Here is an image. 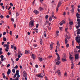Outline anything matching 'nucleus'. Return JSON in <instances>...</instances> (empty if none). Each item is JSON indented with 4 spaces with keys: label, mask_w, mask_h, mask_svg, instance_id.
<instances>
[{
    "label": "nucleus",
    "mask_w": 80,
    "mask_h": 80,
    "mask_svg": "<svg viewBox=\"0 0 80 80\" xmlns=\"http://www.w3.org/2000/svg\"><path fill=\"white\" fill-rule=\"evenodd\" d=\"M11 73V70L10 69H8V71L7 72V74L8 75H10V73Z\"/></svg>",
    "instance_id": "9b49d317"
},
{
    "label": "nucleus",
    "mask_w": 80,
    "mask_h": 80,
    "mask_svg": "<svg viewBox=\"0 0 80 80\" xmlns=\"http://www.w3.org/2000/svg\"><path fill=\"white\" fill-rule=\"evenodd\" d=\"M18 55H20L21 56H22L23 55V54H22V51L19 50L18 51Z\"/></svg>",
    "instance_id": "1a4fd4ad"
},
{
    "label": "nucleus",
    "mask_w": 80,
    "mask_h": 80,
    "mask_svg": "<svg viewBox=\"0 0 80 80\" xmlns=\"http://www.w3.org/2000/svg\"><path fill=\"white\" fill-rule=\"evenodd\" d=\"M38 77H40V78H42V76H41V74H40H40L38 75Z\"/></svg>",
    "instance_id": "c9c22d12"
},
{
    "label": "nucleus",
    "mask_w": 80,
    "mask_h": 80,
    "mask_svg": "<svg viewBox=\"0 0 80 80\" xmlns=\"http://www.w3.org/2000/svg\"><path fill=\"white\" fill-rule=\"evenodd\" d=\"M9 5H11V6H12V7H13V4H12V3L11 2L10 4Z\"/></svg>",
    "instance_id": "37998d69"
},
{
    "label": "nucleus",
    "mask_w": 80,
    "mask_h": 80,
    "mask_svg": "<svg viewBox=\"0 0 80 80\" xmlns=\"http://www.w3.org/2000/svg\"><path fill=\"white\" fill-rule=\"evenodd\" d=\"M3 41H4V42H6V41H7V38L4 37H3Z\"/></svg>",
    "instance_id": "b1692460"
},
{
    "label": "nucleus",
    "mask_w": 80,
    "mask_h": 80,
    "mask_svg": "<svg viewBox=\"0 0 80 80\" xmlns=\"http://www.w3.org/2000/svg\"><path fill=\"white\" fill-rule=\"evenodd\" d=\"M34 20L31 21L29 22V25H31V26H32V27L34 26V23H34Z\"/></svg>",
    "instance_id": "20e7f679"
},
{
    "label": "nucleus",
    "mask_w": 80,
    "mask_h": 80,
    "mask_svg": "<svg viewBox=\"0 0 80 80\" xmlns=\"http://www.w3.org/2000/svg\"><path fill=\"white\" fill-rule=\"evenodd\" d=\"M62 4V3H61V2H59L58 3V7H59L61 5V4Z\"/></svg>",
    "instance_id": "4be33fe9"
},
{
    "label": "nucleus",
    "mask_w": 80,
    "mask_h": 80,
    "mask_svg": "<svg viewBox=\"0 0 80 80\" xmlns=\"http://www.w3.org/2000/svg\"><path fill=\"white\" fill-rule=\"evenodd\" d=\"M68 28H65V32H67V31L68 30Z\"/></svg>",
    "instance_id": "a18cd8bd"
},
{
    "label": "nucleus",
    "mask_w": 80,
    "mask_h": 80,
    "mask_svg": "<svg viewBox=\"0 0 80 80\" xmlns=\"http://www.w3.org/2000/svg\"><path fill=\"white\" fill-rule=\"evenodd\" d=\"M58 7H57L56 10V12H58Z\"/></svg>",
    "instance_id": "c03bdc74"
},
{
    "label": "nucleus",
    "mask_w": 80,
    "mask_h": 80,
    "mask_svg": "<svg viewBox=\"0 0 80 80\" xmlns=\"http://www.w3.org/2000/svg\"><path fill=\"white\" fill-rule=\"evenodd\" d=\"M52 56H49L48 57V58H52Z\"/></svg>",
    "instance_id": "8fccbe9b"
},
{
    "label": "nucleus",
    "mask_w": 80,
    "mask_h": 80,
    "mask_svg": "<svg viewBox=\"0 0 80 80\" xmlns=\"http://www.w3.org/2000/svg\"><path fill=\"white\" fill-rule=\"evenodd\" d=\"M62 62H66L67 61V59H66V58H65L64 57H63L62 59Z\"/></svg>",
    "instance_id": "dca6fc26"
},
{
    "label": "nucleus",
    "mask_w": 80,
    "mask_h": 80,
    "mask_svg": "<svg viewBox=\"0 0 80 80\" xmlns=\"http://www.w3.org/2000/svg\"><path fill=\"white\" fill-rule=\"evenodd\" d=\"M72 66H71V68L72 69H73L74 65L73 64V62H72Z\"/></svg>",
    "instance_id": "2eb2a0df"
},
{
    "label": "nucleus",
    "mask_w": 80,
    "mask_h": 80,
    "mask_svg": "<svg viewBox=\"0 0 80 80\" xmlns=\"http://www.w3.org/2000/svg\"><path fill=\"white\" fill-rule=\"evenodd\" d=\"M57 45L58 47H60V43L58 41H57Z\"/></svg>",
    "instance_id": "393cba45"
},
{
    "label": "nucleus",
    "mask_w": 80,
    "mask_h": 80,
    "mask_svg": "<svg viewBox=\"0 0 80 80\" xmlns=\"http://www.w3.org/2000/svg\"><path fill=\"white\" fill-rule=\"evenodd\" d=\"M58 58H57V59L56 60H55V62H56V61H59V60H60V56H58Z\"/></svg>",
    "instance_id": "a211bd4d"
},
{
    "label": "nucleus",
    "mask_w": 80,
    "mask_h": 80,
    "mask_svg": "<svg viewBox=\"0 0 80 80\" xmlns=\"http://www.w3.org/2000/svg\"><path fill=\"white\" fill-rule=\"evenodd\" d=\"M3 35H6V32H4L3 33Z\"/></svg>",
    "instance_id": "de8ad7c7"
},
{
    "label": "nucleus",
    "mask_w": 80,
    "mask_h": 80,
    "mask_svg": "<svg viewBox=\"0 0 80 80\" xmlns=\"http://www.w3.org/2000/svg\"><path fill=\"white\" fill-rule=\"evenodd\" d=\"M14 47V46H13V45H12L11 46V48L13 49V48Z\"/></svg>",
    "instance_id": "6e6d98bb"
},
{
    "label": "nucleus",
    "mask_w": 80,
    "mask_h": 80,
    "mask_svg": "<svg viewBox=\"0 0 80 80\" xmlns=\"http://www.w3.org/2000/svg\"><path fill=\"white\" fill-rule=\"evenodd\" d=\"M18 68V66H17V65H16V66L14 68L15 69L16 68Z\"/></svg>",
    "instance_id": "864d4df0"
},
{
    "label": "nucleus",
    "mask_w": 80,
    "mask_h": 80,
    "mask_svg": "<svg viewBox=\"0 0 80 80\" xmlns=\"http://www.w3.org/2000/svg\"><path fill=\"white\" fill-rule=\"evenodd\" d=\"M1 58V59H2V58H3L4 57V56H3V55H1L0 56Z\"/></svg>",
    "instance_id": "72a5a7b5"
},
{
    "label": "nucleus",
    "mask_w": 80,
    "mask_h": 80,
    "mask_svg": "<svg viewBox=\"0 0 80 80\" xmlns=\"http://www.w3.org/2000/svg\"><path fill=\"white\" fill-rule=\"evenodd\" d=\"M22 75L24 77H27V74L26 72L24 71L22 73Z\"/></svg>",
    "instance_id": "39448f33"
},
{
    "label": "nucleus",
    "mask_w": 80,
    "mask_h": 80,
    "mask_svg": "<svg viewBox=\"0 0 80 80\" xmlns=\"http://www.w3.org/2000/svg\"><path fill=\"white\" fill-rule=\"evenodd\" d=\"M33 30H34V31H38V29L36 28L33 29Z\"/></svg>",
    "instance_id": "f704fd0d"
},
{
    "label": "nucleus",
    "mask_w": 80,
    "mask_h": 80,
    "mask_svg": "<svg viewBox=\"0 0 80 80\" xmlns=\"http://www.w3.org/2000/svg\"><path fill=\"white\" fill-rule=\"evenodd\" d=\"M33 46L34 47H37V44H33Z\"/></svg>",
    "instance_id": "7c9ffc66"
},
{
    "label": "nucleus",
    "mask_w": 80,
    "mask_h": 80,
    "mask_svg": "<svg viewBox=\"0 0 80 80\" xmlns=\"http://www.w3.org/2000/svg\"><path fill=\"white\" fill-rule=\"evenodd\" d=\"M64 76H65V77H67V72L65 73Z\"/></svg>",
    "instance_id": "e433bc0d"
},
{
    "label": "nucleus",
    "mask_w": 80,
    "mask_h": 80,
    "mask_svg": "<svg viewBox=\"0 0 80 80\" xmlns=\"http://www.w3.org/2000/svg\"><path fill=\"white\" fill-rule=\"evenodd\" d=\"M74 10H75V8H72L71 10V12H72V13H73V12H74Z\"/></svg>",
    "instance_id": "6ab92c4d"
},
{
    "label": "nucleus",
    "mask_w": 80,
    "mask_h": 80,
    "mask_svg": "<svg viewBox=\"0 0 80 80\" xmlns=\"http://www.w3.org/2000/svg\"><path fill=\"white\" fill-rule=\"evenodd\" d=\"M8 44H5L3 45L4 47H6V48L5 49V51L6 52H8V50H9V44H10V42H8L7 43Z\"/></svg>",
    "instance_id": "f257e3e1"
},
{
    "label": "nucleus",
    "mask_w": 80,
    "mask_h": 80,
    "mask_svg": "<svg viewBox=\"0 0 80 80\" xmlns=\"http://www.w3.org/2000/svg\"><path fill=\"white\" fill-rule=\"evenodd\" d=\"M25 53L26 54H28L30 53V51L25 50Z\"/></svg>",
    "instance_id": "f8f14e48"
},
{
    "label": "nucleus",
    "mask_w": 80,
    "mask_h": 80,
    "mask_svg": "<svg viewBox=\"0 0 80 80\" xmlns=\"http://www.w3.org/2000/svg\"><path fill=\"white\" fill-rule=\"evenodd\" d=\"M46 19H47L48 18V15H46L45 16Z\"/></svg>",
    "instance_id": "a19ab883"
},
{
    "label": "nucleus",
    "mask_w": 80,
    "mask_h": 80,
    "mask_svg": "<svg viewBox=\"0 0 80 80\" xmlns=\"http://www.w3.org/2000/svg\"><path fill=\"white\" fill-rule=\"evenodd\" d=\"M59 24L60 25H63V24L62 23V22H61L59 23Z\"/></svg>",
    "instance_id": "e2e57ef3"
},
{
    "label": "nucleus",
    "mask_w": 80,
    "mask_h": 80,
    "mask_svg": "<svg viewBox=\"0 0 80 80\" xmlns=\"http://www.w3.org/2000/svg\"><path fill=\"white\" fill-rule=\"evenodd\" d=\"M77 22H80V19H77Z\"/></svg>",
    "instance_id": "774afa93"
},
{
    "label": "nucleus",
    "mask_w": 80,
    "mask_h": 80,
    "mask_svg": "<svg viewBox=\"0 0 80 80\" xmlns=\"http://www.w3.org/2000/svg\"><path fill=\"white\" fill-rule=\"evenodd\" d=\"M42 10H43V8H42V7L39 8V11H42Z\"/></svg>",
    "instance_id": "c756f323"
},
{
    "label": "nucleus",
    "mask_w": 80,
    "mask_h": 80,
    "mask_svg": "<svg viewBox=\"0 0 80 80\" xmlns=\"http://www.w3.org/2000/svg\"><path fill=\"white\" fill-rule=\"evenodd\" d=\"M19 71H18V70H17L16 72V74L19 75Z\"/></svg>",
    "instance_id": "bb28decb"
},
{
    "label": "nucleus",
    "mask_w": 80,
    "mask_h": 80,
    "mask_svg": "<svg viewBox=\"0 0 80 80\" xmlns=\"http://www.w3.org/2000/svg\"><path fill=\"white\" fill-rule=\"evenodd\" d=\"M18 58H20V57H21V56H20V54H18Z\"/></svg>",
    "instance_id": "5fc2aeb1"
},
{
    "label": "nucleus",
    "mask_w": 80,
    "mask_h": 80,
    "mask_svg": "<svg viewBox=\"0 0 80 80\" xmlns=\"http://www.w3.org/2000/svg\"><path fill=\"white\" fill-rule=\"evenodd\" d=\"M56 50L55 51V52H56V55H58V57H59V56H60V55L58 54V53L57 52H58V51L57 50V49H58V47H57V46H56Z\"/></svg>",
    "instance_id": "0eeeda50"
},
{
    "label": "nucleus",
    "mask_w": 80,
    "mask_h": 80,
    "mask_svg": "<svg viewBox=\"0 0 80 80\" xmlns=\"http://www.w3.org/2000/svg\"><path fill=\"white\" fill-rule=\"evenodd\" d=\"M16 77H17V74H15L14 75V78H15Z\"/></svg>",
    "instance_id": "69168bd1"
},
{
    "label": "nucleus",
    "mask_w": 80,
    "mask_h": 80,
    "mask_svg": "<svg viewBox=\"0 0 80 80\" xmlns=\"http://www.w3.org/2000/svg\"><path fill=\"white\" fill-rule=\"evenodd\" d=\"M59 33V31H57L56 32V37H58V33Z\"/></svg>",
    "instance_id": "4468645a"
},
{
    "label": "nucleus",
    "mask_w": 80,
    "mask_h": 80,
    "mask_svg": "<svg viewBox=\"0 0 80 80\" xmlns=\"http://www.w3.org/2000/svg\"><path fill=\"white\" fill-rule=\"evenodd\" d=\"M49 20V21H50V22H51V21H52V17H50Z\"/></svg>",
    "instance_id": "603ef678"
},
{
    "label": "nucleus",
    "mask_w": 80,
    "mask_h": 80,
    "mask_svg": "<svg viewBox=\"0 0 80 80\" xmlns=\"http://www.w3.org/2000/svg\"><path fill=\"white\" fill-rule=\"evenodd\" d=\"M16 16H19V14L18 13H16Z\"/></svg>",
    "instance_id": "338daca9"
},
{
    "label": "nucleus",
    "mask_w": 80,
    "mask_h": 80,
    "mask_svg": "<svg viewBox=\"0 0 80 80\" xmlns=\"http://www.w3.org/2000/svg\"><path fill=\"white\" fill-rule=\"evenodd\" d=\"M57 73H58V75L59 77H60L61 76V72H60V70H58L57 71Z\"/></svg>",
    "instance_id": "6e6552de"
},
{
    "label": "nucleus",
    "mask_w": 80,
    "mask_h": 80,
    "mask_svg": "<svg viewBox=\"0 0 80 80\" xmlns=\"http://www.w3.org/2000/svg\"><path fill=\"white\" fill-rule=\"evenodd\" d=\"M68 42V40H67V38L65 39V43L66 44H67Z\"/></svg>",
    "instance_id": "cd10ccee"
},
{
    "label": "nucleus",
    "mask_w": 80,
    "mask_h": 80,
    "mask_svg": "<svg viewBox=\"0 0 80 80\" xmlns=\"http://www.w3.org/2000/svg\"><path fill=\"white\" fill-rule=\"evenodd\" d=\"M38 25H39L38 24H37L36 25V28H38Z\"/></svg>",
    "instance_id": "680f3d73"
},
{
    "label": "nucleus",
    "mask_w": 80,
    "mask_h": 80,
    "mask_svg": "<svg viewBox=\"0 0 80 80\" xmlns=\"http://www.w3.org/2000/svg\"><path fill=\"white\" fill-rule=\"evenodd\" d=\"M75 40H76L77 42L78 43H80V36L78 37L77 36L76 37Z\"/></svg>",
    "instance_id": "f03ea898"
},
{
    "label": "nucleus",
    "mask_w": 80,
    "mask_h": 80,
    "mask_svg": "<svg viewBox=\"0 0 80 80\" xmlns=\"http://www.w3.org/2000/svg\"><path fill=\"white\" fill-rule=\"evenodd\" d=\"M34 12L35 13L36 15H37L39 13L38 12L37 10H34Z\"/></svg>",
    "instance_id": "ddd939ff"
},
{
    "label": "nucleus",
    "mask_w": 80,
    "mask_h": 80,
    "mask_svg": "<svg viewBox=\"0 0 80 80\" xmlns=\"http://www.w3.org/2000/svg\"><path fill=\"white\" fill-rule=\"evenodd\" d=\"M40 44H41V45H42V44H43V41H42V39H41L40 40Z\"/></svg>",
    "instance_id": "412c9836"
},
{
    "label": "nucleus",
    "mask_w": 80,
    "mask_h": 80,
    "mask_svg": "<svg viewBox=\"0 0 80 80\" xmlns=\"http://www.w3.org/2000/svg\"><path fill=\"white\" fill-rule=\"evenodd\" d=\"M69 59H70V60H71L72 62V61L73 60V59H74V58L73 57V56H72V55L71 54H70L69 55Z\"/></svg>",
    "instance_id": "423d86ee"
},
{
    "label": "nucleus",
    "mask_w": 80,
    "mask_h": 80,
    "mask_svg": "<svg viewBox=\"0 0 80 80\" xmlns=\"http://www.w3.org/2000/svg\"><path fill=\"white\" fill-rule=\"evenodd\" d=\"M39 60H40V62H42V61L43 60L42 58H39Z\"/></svg>",
    "instance_id": "3c124183"
},
{
    "label": "nucleus",
    "mask_w": 80,
    "mask_h": 80,
    "mask_svg": "<svg viewBox=\"0 0 80 80\" xmlns=\"http://www.w3.org/2000/svg\"><path fill=\"white\" fill-rule=\"evenodd\" d=\"M41 75L42 78V77H44V76H45V73H42L41 74Z\"/></svg>",
    "instance_id": "a878e982"
},
{
    "label": "nucleus",
    "mask_w": 80,
    "mask_h": 80,
    "mask_svg": "<svg viewBox=\"0 0 80 80\" xmlns=\"http://www.w3.org/2000/svg\"><path fill=\"white\" fill-rule=\"evenodd\" d=\"M77 34L78 35H79L80 34V32L79 31H78L77 32Z\"/></svg>",
    "instance_id": "79ce46f5"
},
{
    "label": "nucleus",
    "mask_w": 80,
    "mask_h": 80,
    "mask_svg": "<svg viewBox=\"0 0 80 80\" xmlns=\"http://www.w3.org/2000/svg\"><path fill=\"white\" fill-rule=\"evenodd\" d=\"M54 12H52V18H53V17H54Z\"/></svg>",
    "instance_id": "aec40b11"
},
{
    "label": "nucleus",
    "mask_w": 80,
    "mask_h": 80,
    "mask_svg": "<svg viewBox=\"0 0 80 80\" xmlns=\"http://www.w3.org/2000/svg\"><path fill=\"white\" fill-rule=\"evenodd\" d=\"M56 63L57 65H58L60 64V62L58 61V62H56Z\"/></svg>",
    "instance_id": "2f4dec72"
},
{
    "label": "nucleus",
    "mask_w": 80,
    "mask_h": 80,
    "mask_svg": "<svg viewBox=\"0 0 80 80\" xmlns=\"http://www.w3.org/2000/svg\"><path fill=\"white\" fill-rule=\"evenodd\" d=\"M11 20L12 22H14V19L13 18H11Z\"/></svg>",
    "instance_id": "49530a36"
},
{
    "label": "nucleus",
    "mask_w": 80,
    "mask_h": 80,
    "mask_svg": "<svg viewBox=\"0 0 80 80\" xmlns=\"http://www.w3.org/2000/svg\"><path fill=\"white\" fill-rule=\"evenodd\" d=\"M10 64H8L7 66V68H8V67H10Z\"/></svg>",
    "instance_id": "09e8293b"
},
{
    "label": "nucleus",
    "mask_w": 80,
    "mask_h": 80,
    "mask_svg": "<svg viewBox=\"0 0 80 80\" xmlns=\"http://www.w3.org/2000/svg\"><path fill=\"white\" fill-rule=\"evenodd\" d=\"M54 44V43H52L50 44V47L52 49V48H53V44Z\"/></svg>",
    "instance_id": "f3484780"
},
{
    "label": "nucleus",
    "mask_w": 80,
    "mask_h": 80,
    "mask_svg": "<svg viewBox=\"0 0 80 80\" xmlns=\"http://www.w3.org/2000/svg\"><path fill=\"white\" fill-rule=\"evenodd\" d=\"M31 55L32 58H33V59H35V58H36V56H35V54L32 53V52H31Z\"/></svg>",
    "instance_id": "7ed1b4c3"
},
{
    "label": "nucleus",
    "mask_w": 80,
    "mask_h": 80,
    "mask_svg": "<svg viewBox=\"0 0 80 80\" xmlns=\"http://www.w3.org/2000/svg\"><path fill=\"white\" fill-rule=\"evenodd\" d=\"M75 59H78V54H75Z\"/></svg>",
    "instance_id": "9d476101"
},
{
    "label": "nucleus",
    "mask_w": 80,
    "mask_h": 80,
    "mask_svg": "<svg viewBox=\"0 0 80 80\" xmlns=\"http://www.w3.org/2000/svg\"><path fill=\"white\" fill-rule=\"evenodd\" d=\"M69 23L70 25H73V22H69Z\"/></svg>",
    "instance_id": "58836bf2"
},
{
    "label": "nucleus",
    "mask_w": 80,
    "mask_h": 80,
    "mask_svg": "<svg viewBox=\"0 0 80 80\" xmlns=\"http://www.w3.org/2000/svg\"><path fill=\"white\" fill-rule=\"evenodd\" d=\"M68 47H69V44H67L66 45V47L67 48H68Z\"/></svg>",
    "instance_id": "13d9d810"
},
{
    "label": "nucleus",
    "mask_w": 80,
    "mask_h": 80,
    "mask_svg": "<svg viewBox=\"0 0 80 80\" xmlns=\"http://www.w3.org/2000/svg\"><path fill=\"white\" fill-rule=\"evenodd\" d=\"M63 55H64V56L63 57H64V58H66L67 56H66V54L65 53H64Z\"/></svg>",
    "instance_id": "c85d7f7f"
},
{
    "label": "nucleus",
    "mask_w": 80,
    "mask_h": 80,
    "mask_svg": "<svg viewBox=\"0 0 80 80\" xmlns=\"http://www.w3.org/2000/svg\"><path fill=\"white\" fill-rule=\"evenodd\" d=\"M78 49H80V44H79V46H77L76 47Z\"/></svg>",
    "instance_id": "5701e85b"
},
{
    "label": "nucleus",
    "mask_w": 80,
    "mask_h": 80,
    "mask_svg": "<svg viewBox=\"0 0 80 80\" xmlns=\"http://www.w3.org/2000/svg\"><path fill=\"white\" fill-rule=\"evenodd\" d=\"M12 72H13V73H15V69H13L12 70Z\"/></svg>",
    "instance_id": "473e14b6"
},
{
    "label": "nucleus",
    "mask_w": 80,
    "mask_h": 80,
    "mask_svg": "<svg viewBox=\"0 0 80 80\" xmlns=\"http://www.w3.org/2000/svg\"><path fill=\"white\" fill-rule=\"evenodd\" d=\"M35 66L36 68H38V66L37 64Z\"/></svg>",
    "instance_id": "0e129e2a"
},
{
    "label": "nucleus",
    "mask_w": 80,
    "mask_h": 80,
    "mask_svg": "<svg viewBox=\"0 0 80 80\" xmlns=\"http://www.w3.org/2000/svg\"><path fill=\"white\" fill-rule=\"evenodd\" d=\"M3 78L5 79L6 78V76H5V75H4L3 76Z\"/></svg>",
    "instance_id": "4d7b16f0"
},
{
    "label": "nucleus",
    "mask_w": 80,
    "mask_h": 80,
    "mask_svg": "<svg viewBox=\"0 0 80 80\" xmlns=\"http://www.w3.org/2000/svg\"><path fill=\"white\" fill-rule=\"evenodd\" d=\"M0 5H1V6H2V5H3V4L2 3H0Z\"/></svg>",
    "instance_id": "052dcab7"
},
{
    "label": "nucleus",
    "mask_w": 80,
    "mask_h": 80,
    "mask_svg": "<svg viewBox=\"0 0 80 80\" xmlns=\"http://www.w3.org/2000/svg\"><path fill=\"white\" fill-rule=\"evenodd\" d=\"M76 17H78V16H80V14H79L78 13H77L76 14Z\"/></svg>",
    "instance_id": "4c0bfd02"
},
{
    "label": "nucleus",
    "mask_w": 80,
    "mask_h": 80,
    "mask_svg": "<svg viewBox=\"0 0 80 80\" xmlns=\"http://www.w3.org/2000/svg\"><path fill=\"white\" fill-rule=\"evenodd\" d=\"M6 59H5V58L1 59V61H2V62H3V60H6Z\"/></svg>",
    "instance_id": "ea45409f"
},
{
    "label": "nucleus",
    "mask_w": 80,
    "mask_h": 80,
    "mask_svg": "<svg viewBox=\"0 0 80 80\" xmlns=\"http://www.w3.org/2000/svg\"><path fill=\"white\" fill-rule=\"evenodd\" d=\"M16 61L18 62V60H19V58H16Z\"/></svg>",
    "instance_id": "bf43d9fd"
}]
</instances>
